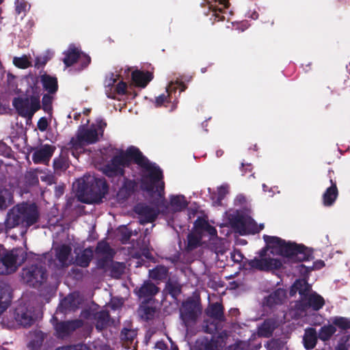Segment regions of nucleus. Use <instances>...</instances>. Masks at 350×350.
I'll return each instance as SVG.
<instances>
[{"label": "nucleus", "instance_id": "obj_1", "mask_svg": "<svg viewBox=\"0 0 350 350\" xmlns=\"http://www.w3.org/2000/svg\"><path fill=\"white\" fill-rule=\"evenodd\" d=\"M130 160L147 172L142 176L141 189L149 193H157L162 198L163 205L165 206L163 170L156 163L149 161L138 148L129 146L125 152L113 157L103 167V173L109 178L122 176L124 174V167L129 166Z\"/></svg>", "mask_w": 350, "mask_h": 350}, {"label": "nucleus", "instance_id": "obj_2", "mask_svg": "<svg viewBox=\"0 0 350 350\" xmlns=\"http://www.w3.org/2000/svg\"><path fill=\"white\" fill-rule=\"evenodd\" d=\"M263 240L272 253L283 256L291 262L308 261L313 258L312 252L302 244L285 240L274 236L264 234Z\"/></svg>", "mask_w": 350, "mask_h": 350}, {"label": "nucleus", "instance_id": "obj_3", "mask_svg": "<svg viewBox=\"0 0 350 350\" xmlns=\"http://www.w3.org/2000/svg\"><path fill=\"white\" fill-rule=\"evenodd\" d=\"M78 200L85 204L100 203L108 193L109 186L105 178L94 177L90 184L83 178L73 184Z\"/></svg>", "mask_w": 350, "mask_h": 350}, {"label": "nucleus", "instance_id": "obj_4", "mask_svg": "<svg viewBox=\"0 0 350 350\" xmlns=\"http://www.w3.org/2000/svg\"><path fill=\"white\" fill-rule=\"evenodd\" d=\"M29 255L35 261L23 268L21 280L29 286L36 287L47 279L45 265L47 264L49 267L52 266V254L45 252L40 255L30 252Z\"/></svg>", "mask_w": 350, "mask_h": 350}, {"label": "nucleus", "instance_id": "obj_5", "mask_svg": "<svg viewBox=\"0 0 350 350\" xmlns=\"http://www.w3.org/2000/svg\"><path fill=\"white\" fill-rule=\"evenodd\" d=\"M38 217L39 213L36 205L24 202L9 210L5 220V226L7 230L17 226L28 228L36 224Z\"/></svg>", "mask_w": 350, "mask_h": 350}, {"label": "nucleus", "instance_id": "obj_6", "mask_svg": "<svg viewBox=\"0 0 350 350\" xmlns=\"http://www.w3.org/2000/svg\"><path fill=\"white\" fill-rule=\"evenodd\" d=\"M12 105L19 116L31 118L41 108L39 88L30 86L24 95L14 98Z\"/></svg>", "mask_w": 350, "mask_h": 350}, {"label": "nucleus", "instance_id": "obj_7", "mask_svg": "<svg viewBox=\"0 0 350 350\" xmlns=\"http://www.w3.org/2000/svg\"><path fill=\"white\" fill-rule=\"evenodd\" d=\"M101 137L94 124L90 126H80L77 130L76 137H72L70 141V145L74 149V150H72V154L77 157L75 150L83 149L85 145L95 144Z\"/></svg>", "mask_w": 350, "mask_h": 350}, {"label": "nucleus", "instance_id": "obj_8", "mask_svg": "<svg viewBox=\"0 0 350 350\" xmlns=\"http://www.w3.org/2000/svg\"><path fill=\"white\" fill-rule=\"evenodd\" d=\"M27 258V254L22 247L14 248L0 257V275L14 272Z\"/></svg>", "mask_w": 350, "mask_h": 350}, {"label": "nucleus", "instance_id": "obj_9", "mask_svg": "<svg viewBox=\"0 0 350 350\" xmlns=\"http://www.w3.org/2000/svg\"><path fill=\"white\" fill-rule=\"evenodd\" d=\"M201 312L200 302L192 297H189L182 302L179 309V317L187 332L196 323Z\"/></svg>", "mask_w": 350, "mask_h": 350}, {"label": "nucleus", "instance_id": "obj_10", "mask_svg": "<svg viewBox=\"0 0 350 350\" xmlns=\"http://www.w3.org/2000/svg\"><path fill=\"white\" fill-rule=\"evenodd\" d=\"M228 219L231 226L241 234L258 233L254 220L243 211L237 210L230 213Z\"/></svg>", "mask_w": 350, "mask_h": 350}, {"label": "nucleus", "instance_id": "obj_11", "mask_svg": "<svg viewBox=\"0 0 350 350\" xmlns=\"http://www.w3.org/2000/svg\"><path fill=\"white\" fill-rule=\"evenodd\" d=\"M334 327H338L344 333L341 336L336 335L332 341L335 345L334 350H350V319L342 317H335L332 319Z\"/></svg>", "mask_w": 350, "mask_h": 350}, {"label": "nucleus", "instance_id": "obj_12", "mask_svg": "<svg viewBox=\"0 0 350 350\" xmlns=\"http://www.w3.org/2000/svg\"><path fill=\"white\" fill-rule=\"evenodd\" d=\"M51 322L55 329V336L62 339L67 338L74 331L82 327L84 324L81 319L59 321L55 315L52 317Z\"/></svg>", "mask_w": 350, "mask_h": 350}, {"label": "nucleus", "instance_id": "obj_13", "mask_svg": "<svg viewBox=\"0 0 350 350\" xmlns=\"http://www.w3.org/2000/svg\"><path fill=\"white\" fill-rule=\"evenodd\" d=\"M243 266L245 267V269L250 270L269 271L281 268L282 262L278 258H258L255 257L251 260L245 259V261L243 262Z\"/></svg>", "mask_w": 350, "mask_h": 350}, {"label": "nucleus", "instance_id": "obj_14", "mask_svg": "<svg viewBox=\"0 0 350 350\" xmlns=\"http://www.w3.org/2000/svg\"><path fill=\"white\" fill-rule=\"evenodd\" d=\"M95 254L98 257L96 267L98 269H105L113 259L115 252L110 247L109 244L105 240L97 243L95 248Z\"/></svg>", "mask_w": 350, "mask_h": 350}, {"label": "nucleus", "instance_id": "obj_15", "mask_svg": "<svg viewBox=\"0 0 350 350\" xmlns=\"http://www.w3.org/2000/svg\"><path fill=\"white\" fill-rule=\"evenodd\" d=\"M133 211L137 215L139 221L142 225L154 221L159 214L157 208L149 206L145 202L136 204Z\"/></svg>", "mask_w": 350, "mask_h": 350}, {"label": "nucleus", "instance_id": "obj_16", "mask_svg": "<svg viewBox=\"0 0 350 350\" xmlns=\"http://www.w3.org/2000/svg\"><path fill=\"white\" fill-rule=\"evenodd\" d=\"M13 317L18 325L24 327L31 326L36 319L33 311L22 304L15 308Z\"/></svg>", "mask_w": 350, "mask_h": 350}, {"label": "nucleus", "instance_id": "obj_17", "mask_svg": "<svg viewBox=\"0 0 350 350\" xmlns=\"http://www.w3.org/2000/svg\"><path fill=\"white\" fill-rule=\"evenodd\" d=\"M325 304V300L322 296L314 291H311L302 300H299L297 305L302 310L311 308L318 311Z\"/></svg>", "mask_w": 350, "mask_h": 350}, {"label": "nucleus", "instance_id": "obj_18", "mask_svg": "<svg viewBox=\"0 0 350 350\" xmlns=\"http://www.w3.org/2000/svg\"><path fill=\"white\" fill-rule=\"evenodd\" d=\"M55 147L51 144H41L34 149L32 160L34 163H47L52 157Z\"/></svg>", "mask_w": 350, "mask_h": 350}, {"label": "nucleus", "instance_id": "obj_19", "mask_svg": "<svg viewBox=\"0 0 350 350\" xmlns=\"http://www.w3.org/2000/svg\"><path fill=\"white\" fill-rule=\"evenodd\" d=\"M71 247L62 244L55 248V259L52 258V265L60 269L69 265L68 258L71 254Z\"/></svg>", "mask_w": 350, "mask_h": 350}, {"label": "nucleus", "instance_id": "obj_20", "mask_svg": "<svg viewBox=\"0 0 350 350\" xmlns=\"http://www.w3.org/2000/svg\"><path fill=\"white\" fill-rule=\"evenodd\" d=\"M159 291V288L149 280L145 281L139 288L135 289L136 295L139 298H144L146 301L151 300Z\"/></svg>", "mask_w": 350, "mask_h": 350}, {"label": "nucleus", "instance_id": "obj_21", "mask_svg": "<svg viewBox=\"0 0 350 350\" xmlns=\"http://www.w3.org/2000/svg\"><path fill=\"white\" fill-rule=\"evenodd\" d=\"M312 291V286L306 279H297L290 288L289 295L293 297L298 293L300 299L302 300Z\"/></svg>", "mask_w": 350, "mask_h": 350}, {"label": "nucleus", "instance_id": "obj_22", "mask_svg": "<svg viewBox=\"0 0 350 350\" xmlns=\"http://www.w3.org/2000/svg\"><path fill=\"white\" fill-rule=\"evenodd\" d=\"M286 298V291L281 288H278L267 297H265L263 304L270 308L278 305L283 304Z\"/></svg>", "mask_w": 350, "mask_h": 350}, {"label": "nucleus", "instance_id": "obj_23", "mask_svg": "<svg viewBox=\"0 0 350 350\" xmlns=\"http://www.w3.org/2000/svg\"><path fill=\"white\" fill-rule=\"evenodd\" d=\"M136 183L134 180L124 178L122 186L119 188L116 198L118 202L126 201L134 192Z\"/></svg>", "mask_w": 350, "mask_h": 350}, {"label": "nucleus", "instance_id": "obj_24", "mask_svg": "<svg viewBox=\"0 0 350 350\" xmlns=\"http://www.w3.org/2000/svg\"><path fill=\"white\" fill-rule=\"evenodd\" d=\"M163 293L170 295L176 305H178V297L182 293V286L177 280L169 278L165 282Z\"/></svg>", "mask_w": 350, "mask_h": 350}, {"label": "nucleus", "instance_id": "obj_25", "mask_svg": "<svg viewBox=\"0 0 350 350\" xmlns=\"http://www.w3.org/2000/svg\"><path fill=\"white\" fill-rule=\"evenodd\" d=\"M45 337L46 334L40 330L35 329L29 332L27 347L30 350H38L42 345Z\"/></svg>", "mask_w": 350, "mask_h": 350}, {"label": "nucleus", "instance_id": "obj_26", "mask_svg": "<svg viewBox=\"0 0 350 350\" xmlns=\"http://www.w3.org/2000/svg\"><path fill=\"white\" fill-rule=\"evenodd\" d=\"M331 186L328 187L323 195V202L325 206H330L334 204L338 197V189L336 183L330 178Z\"/></svg>", "mask_w": 350, "mask_h": 350}, {"label": "nucleus", "instance_id": "obj_27", "mask_svg": "<svg viewBox=\"0 0 350 350\" xmlns=\"http://www.w3.org/2000/svg\"><path fill=\"white\" fill-rule=\"evenodd\" d=\"M81 51L74 44H70L67 51L64 52L63 62L66 68L72 66L80 57Z\"/></svg>", "mask_w": 350, "mask_h": 350}, {"label": "nucleus", "instance_id": "obj_28", "mask_svg": "<svg viewBox=\"0 0 350 350\" xmlns=\"http://www.w3.org/2000/svg\"><path fill=\"white\" fill-rule=\"evenodd\" d=\"M131 77L136 85L144 88L152 79V75L148 71L136 70L132 72Z\"/></svg>", "mask_w": 350, "mask_h": 350}, {"label": "nucleus", "instance_id": "obj_29", "mask_svg": "<svg viewBox=\"0 0 350 350\" xmlns=\"http://www.w3.org/2000/svg\"><path fill=\"white\" fill-rule=\"evenodd\" d=\"M95 327L98 331H102L109 324L110 315L108 311L100 310L93 314Z\"/></svg>", "mask_w": 350, "mask_h": 350}, {"label": "nucleus", "instance_id": "obj_30", "mask_svg": "<svg viewBox=\"0 0 350 350\" xmlns=\"http://www.w3.org/2000/svg\"><path fill=\"white\" fill-rule=\"evenodd\" d=\"M12 296L9 286L0 284V314H1L10 306Z\"/></svg>", "mask_w": 350, "mask_h": 350}, {"label": "nucleus", "instance_id": "obj_31", "mask_svg": "<svg viewBox=\"0 0 350 350\" xmlns=\"http://www.w3.org/2000/svg\"><path fill=\"white\" fill-rule=\"evenodd\" d=\"M120 78V75L113 72H109L105 77L104 87L105 92L107 98H113L114 94L113 90L115 88V83L118 81Z\"/></svg>", "mask_w": 350, "mask_h": 350}, {"label": "nucleus", "instance_id": "obj_32", "mask_svg": "<svg viewBox=\"0 0 350 350\" xmlns=\"http://www.w3.org/2000/svg\"><path fill=\"white\" fill-rule=\"evenodd\" d=\"M41 83L43 88L49 94H54L57 91V79L55 77H52L44 74L41 76Z\"/></svg>", "mask_w": 350, "mask_h": 350}, {"label": "nucleus", "instance_id": "obj_33", "mask_svg": "<svg viewBox=\"0 0 350 350\" xmlns=\"http://www.w3.org/2000/svg\"><path fill=\"white\" fill-rule=\"evenodd\" d=\"M93 257V250L91 247L84 249L75 258V263L81 267H88Z\"/></svg>", "mask_w": 350, "mask_h": 350}, {"label": "nucleus", "instance_id": "obj_34", "mask_svg": "<svg viewBox=\"0 0 350 350\" xmlns=\"http://www.w3.org/2000/svg\"><path fill=\"white\" fill-rule=\"evenodd\" d=\"M77 308L76 300L72 296H68L62 299L59 304L56 312L66 314L74 311Z\"/></svg>", "mask_w": 350, "mask_h": 350}, {"label": "nucleus", "instance_id": "obj_35", "mask_svg": "<svg viewBox=\"0 0 350 350\" xmlns=\"http://www.w3.org/2000/svg\"><path fill=\"white\" fill-rule=\"evenodd\" d=\"M125 266L122 262L113 261L111 260L110 262L105 269V271H109L110 275L113 278H120L124 271Z\"/></svg>", "mask_w": 350, "mask_h": 350}, {"label": "nucleus", "instance_id": "obj_36", "mask_svg": "<svg viewBox=\"0 0 350 350\" xmlns=\"http://www.w3.org/2000/svg\"><path fill=\"white\" fill-rule=\"evenodd\" d=\"M206 314L209 317L219 321H224L225 317L224 315V308L222 305L218 302L214 303L211 304L206 309Z\"/></svg>", "mask_w": 350, "mask_h": 350}, {"label": "nucleus", "instance_id": "obj_37", "mask_svg": "<svg viewBox=\"0 0 350 350\" xmlns=\"http://www.w3.org/2000/svg\"><path fill=\"white\" fill-rule=\"evenodd\" d=\"M170 204L174 212H180L184 210L188 205V202L183 195H172L170 197Z\"/></svg>", "mask_w": 350, "mask_h": 350}, {"label": "nucleus", "instance_id": "obj_38", "mask_svg": "<svg viewBox=\"0 0 350 350\" xmlns=\"http://www.w3.org/2000/svg\"><path fill=\"white\" fill-rule=\"evenodd\" d=\"M169 269L163 265H157L149 270L148 275L154 280L162 281L165 280L168 275Z\"/></svg>", "mask_w": 350, "mask_h": 350}, {"label": "nucleus", "instance_id": "obj_39", "mask_svg": "<svg viewBox=\"0 0 350 350\" xmlns=\"http://www.w3.org/2000/svg\"><path fill=\"white\" fill-rule=\"evenodd\" d=\"M317 332L313 328L306 330L305 334L303 337V343L304 347L307 350L313 349L317 343Z\"/></svg>", "mask_w": 350, "mask_h": 350}, {"label": "nucleus", "instance_id": "obj_40", "mask_svg": "<svg viewBox=\"0 0 350 350\" xmlns=\"http://www.w3.org/2000/svg\"><path fill=\"white\" fill-rule=\"evenodd\" d=\"M204 231L208 233V234L210 235V240H211L213 241V243H212L213 244L219 243V245L216 246L215 247V252L216 253H219V252L222 253L223 247L221 244L222 242V239H219L218 237L217 231L216 228L214 226H211V224H208V225H206Z\"/></svg>", "mask_w": 350, "mask_h": 350}, {"label": "nucleus", "instance_id": "obj_41", "mask_svg": "<svg viewBox=\"0 0 350 350\" xmlns=\"http://www.w3.org/2000/svg\"><path fill=\"white\" fill-rule=\"evenodd\" d=\"M274 322L270 319L265 320L258 327V334L259 336L269 338L272 335L274 331Z\"/></svg>", "mask_w": 350, "mask_h": 350}, {"label": "nucleus", "instance_id": "obj_42", "mask_svg": "<svg viewBox=\"0 0 350 350\" xmlns=\"http://www.w3.org/2000/svg\"><path fill=\"white\" fill-rule=\"evenodd\" d=\"M12 195L9 189L0 186V209L7 208L12 203Z\"/></svg>", "mask_w": 350, "mask_h": 350}, {"label": "nucleus", "instance_id": "obj_43", "mask_svg": "<svg viewBox=\"0 0 350 350\" xmlns=\"http://www.w3.org/2000/svg\"><path fill=\"white\" fill-rule=\"evenodd\" d=\"M228 192V185L224 184L217 188V193H214L211 196L213 204L215 205H221L222 200Z\"/></svg>", "mask_w": 350, "mask_h": 350}, {"label": "nucleus", "instance_id": "obj_44", "mask_svg": "<svg viewBox=\"0 0 350 350\" xmlns=\"http://www.w3.org/2000/svg\"><path fill=\"white\" fill-rule=\"evenodd\" d=\"M138 314L142 320L148 321L154 319L155 309L148 306H141L138 310Z\"/></svg>", "mask_w": 350, "mask_h": 350}, {"label": "nucleus", "instance_id": "obj_45", "mask_svg": "<svg viewBox=\"0 0 350 350\" xmlns=\"http://www.w3.org/2000/svg\"><path fill=\"white\" fill-rule=\"evenodd\" d=\"M336 328L332 325H325L321 327L318 337L319 339L325 341L329 340L335 334Z\"/></svg>", "mask_w": 350, "mask_h": 350}, {"label": "nucleus", "instance_id": "obj_46", "mask_svg": "<svg viewBox=\"0 0 350 350\" xmlns=\"http://www.w3.org/2000/svg\"><path fill=\"white\" fill-rule=\"evenodd\" d=\"M187 239L186 250L187 251H192L200 245L201 237L191 232L188 234Z\"/></svg>", "mask_w": 350, "mask_h": 350}, {"label": "nucleus", "instance_id": "obj_47", "mask_svg": "<svg viewBox=\"0 0 350 350\" xmlns=\"http://www.w3.org/2000/svg\"><path fill=\"white\" fill-rule=\"evenodd\" d=\"M54 55V52L47 50L42 56H37L35 59V66L37 68L43 67L48 61H49Z\"/></svg>", "mask_w": 350, "mask_h": 350}, {"label": "nucleus", "instance_id": "obj_48", "mask_svg": "<svg viewBox=\"0 0 350 350\" xmlns=\"http://www.w3.org/2000/svg\"><path fill=\"white\" fill-rule=\"evenodd\" d=\"M208 10L213 12L212 17L214 21H223L224 16L221 15L223 13L222 8H218L216 5L213 4L211 2L208 3Z\"/></svg>", "mask_w": 350, "mask_h": 350}, {"label": "nucleus", "instance_id": "obj_49", "mask_svg": "<svg viewBox=\"0 0 350 350\" xmlns=\"http://www.w3.org/2000/svg\"><path fill=\"white\" fill-rule=\"evenodd\" d=\"M53 165L55 170H66L68 167V159L64 156H59L53 159Z\"/></svg>", "mask_w": 350, "mask_h": 350}, {"label": "nucleus", "instance_id": "obj_50", "mask_svg": "<svg viewBox=\"0 0 350 350\" xmlns=\"http://www.w3.org/2000/svg\"><path fill=\"white\" fill-rule=\"evenodd\" d=\"M14 64L19 68H27L31 66V62L29 61L26 55L22 57H14L13 59Z\"/></svg>", "mask_w": 350, "mask_h": 350}, {"label": "nucleus", "instance_id": "obj_51", "mask_svg": "<svg viewBox=\"0 0 350 350\" xmlns=\"http://www.w3.org/2000/svg\"><path fill=\"white\" fill-rule=\"evenodd\" d=\"M52 99L53 98L49 94H45L42 96V108L48 113L52 111Z\"/></svg>", "mask_w": 350, "mask_h": 350}, {"label": "nucleus", "instance_id": "obj_52", "mask_svg": "<svg viewBox=\"0 0 350 350\" xmlns=\"http://www.w3.org/2000/svg\"><path fill=\"white\" fill-rule=\"evenodd\" d=\"M127 84L123 81H119L117 85L115 86L113 90V93L114 94V98L113 99H116V95H124L126 93Z\"/></svg>", "mask_w": 350, "mask_h": 350}, {"label": "nucleus", "instance_id": "obj_53", "mask_svg": "<svg viewBox=\"0 0 350 350\" xmlns=\"http://www.w3.org/2000/svg\"><path fill=\"white\" fill-rule=\"evenodd\" d=\"M137 336V332L135 329L123 328L121 331V338L122 340H133Z\"/></svg>", "mask_w": 350, "mask_h": 350}, {"label": "nucleus", "instance_id": "obj_54", "mask_svg": "<svg viewBox=\"0 0 350 350\" xmlns=\"http://www.w3.org/2000/svg\"><path fill=\"white\" fill-rule=\"evenodd\" d=\"M16 14H25L28 10L27 3L25 0H16L14 2Z\"/></svg>", "mask_w": 350, "mask_h": 350}, {"label": "nucleus", "instance_id": "obj_55", "mask_svg": "<svg viewBox=\"0 0 350 350\" xmlns=\"http://www.w3.org/2000/svg\"><path fill=\"white\" fill-rule=\"evenodd\" d=\"M230 257L232 260L235 263L243 262L246 259L241 251L237 249H234L230 253Z\"/></svg>", "mask_w": 350, "mask_h": 350}, {"label": "nucleus", "instance_id": "obj_56", "mask_svg": "<svg viewBox=\"0 0 350 350\" xmlns=\"http://www.w3.org/2000/svg\"><path fill=\"white\" fill-rule=\"evenodd\" d=\"M172 88V85H169L168 87H167V88H166L167 92H170V93H169L167 96H165L164 94H162L159 95V96L156 97V98H155V106L156 107L161 106L164 103V102H165L167 100V97L170 96Z\"/></svg>", "mask_w": 350, "mask_h": 350}, {"label": "nucleus", "instance_id": "obj_57", "mask_svg": "<svg viewBox=\"0 0 350 350\" xmlns=\"http://www.w3.org/2000/svg\"><path fill=\"white\" fill-rule=\"evenodd\" d=\"M296 269L301 275L308 277L310 271L313 270V267H307L304 264H299L296 266Z\"/></svg>", "mask_w": 350, "mask_h": 350}, {"label": "nucleus", "instance_id": "obj_58", "mask_svg": "<svg viewBox=\"0 0 350 350\" xmlns=\"http://www.w3.org/2000/svg\"><path fill=\"white\" fill-rule=\"evenodd\" d=\"M78 60L81 64V69L83 70L90 64L91 58L88 55L81 52Z\"/></svg>", "mask_w": 350, "mask_h": 350}, {"label": "nucleus", "instance_id": "obj_59", "mask_svg": "<svg viewBox=\"0 0 350 350\" xmlns=\"http://www.w3.org/2000/svg\"><path fill=\"white\" fill-rule=\"evenodd\" d=\"M208 221H206L204 219L198 217L196 220L195 221L193 224L194 228L197 230H203L205 229L206 225H208Z\"/></svg>", "mask_w": 350, "mask_h": 350}, {"label": "nucleus", "instance_id": "obj_60", "mask_svg": "<svg viewBox=\"0 0 350 350\" xmlns=\"http://www.w3.org/2000/svg\"><path fill=\"white\" fill-rule=\"evenodd\" d=\"M96 124H94L96 127V129L99 131L100 136L103 135L104 129L107 126V123L105 120L100 118H97L96 120Z\"/></svg>", "mask_w": 350, "mask_h": 350}, {"label": "nucleus", "instance_id": "obj_61", "mask_svg": "<svg viewBox=\"0 0 350 350\" xmlns=\"http://www.w3.org/2000/svg\"><path fill=\"white\" fill-rule=\"evenodd\" d=\"M48 126H49V123H48L46 118H45V117L40 118L39 119V120L38 121L37 127L42 132L45 131L46 130Z\"/></svg>", "mask_w": 350, "mask_h": 350}, {"label": "nucleus", "instance_id": "obj_62", "mask_svg": "<svg viewBox=\"0 0 350 350\" xmlns=\"http://www.w3.org/2000/svg\"><path fill=\"white\" fill-rule=\"evenodd\" d=\"M26 179L27 182L31 185H36L39 183L38 176L33 173L26 175Z\"/></svg>", "mask_w": 350, "mask_h": 350}, {"label": "nucleus", "instance_id": "obj_63", "mask_svg": "<svg viewBox=\"0 0 350 350\" xmlns=\"http://www.w3.org/2000/svg\"><path fill=\"white\" fill-rule=\"evenodd\" d=\"M281 341L280 340H271V343L269 344V345H271V349L269 350H280V349H284V345L282 344V346H280Z\"/></svg>", "mask_w": 350, "mask_h": 350}, {"label": "nucleus", "instance_id": "obj_64", "mask_svg": "<svg viewBox=\"0 0 350 350\" xmlns=\"http://www.w3.org/2000/svg\"><path fill=\"white\" fill-rule=\"evenodd\" d=\"M240 170L242 172V175H245L247 172L252 170V165L250 163H245L243 161L241 163Z\"/></svg>", "mask_w": 350, "mask_h": 350}]
</instances>
